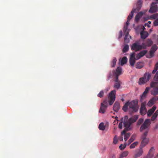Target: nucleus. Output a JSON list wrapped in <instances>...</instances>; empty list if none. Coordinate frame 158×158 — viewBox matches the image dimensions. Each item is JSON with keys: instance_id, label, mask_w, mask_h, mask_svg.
I'll return each mask as SVG.
<instances>
[{"instance_id": "48", "label": "nucleus", "mask_w": 158, "mask_h": 158, "mask_svg": "<svg viewBox=\"0 0 158 158\" xmlns=\"http://www.w3.org/2000/svg\"><path fill=\"white\" fill-rule=\"evenodd\" d=\"M123 35V33L121 31H120L119 32V35L118 37V38L120 39L122 36Z\"/></svg>"}, {"instance_id": "38", "label": "nucleus", "mask_w": 158, "mask_h": 158, "mask_svg": "<svg viewBox=\"0 0 158 158\" xmlns=\"http://www.w3.org/2000/svg\"><path fill=\"white\" fill-rule=\"evenodd\" d=\"M157 48L158 47L156 45H154L152 46L150 50L155 52L157 50Z\"/></svg>"}, {"instance_id": "6", "label": "nucleus", "mask_w": 158, "mask_h": 158, "mask_svg": "<svg viewBox=\"0 0 158 158\" xmlns=\"http://www.w3.org/2000/svg\"><path fill=\"white\" fill-rule=\"evenodd\" d=\"M148 133V130L146 131L143 134L141 138L142 140L141 142L140 147L141 148H143L146 145L148 142V139L146 138V136Z\"/></svg>"}, {"instance_id": "32", "label": "nucleus", "mask_w": 158, "mask_h": 158, "mask_svg": "<svg viewBox=\"0 0 158 158\" xmlns=\"http://www.w3.org/2000/svg\"><path fill=\"white\" fill-rule=\"evenodd\" d=\"M158 18V14H154L150 16V19H156Z\"/></svg>"}, {"instance_id": "18", "label": "nucleus", "mask_w": 158, "mask_h": 158, "mask_svg": "<svg viewBox=\"0 0 158 158\" xmlns=\"http://www.w3.org/2000/svg\"><path fill=\"white\" fill-rule=\"evenodd\" d=\"M120 108L119 103L117 102H116L114 103L113 107V109L115 112L118 111Z\"/></svg>"}, {"instance_id": "45", "label": "nucleus", "mask_w": 158, "mask_h": 158, "mask_svg": "<svg viewBox=\"0 0 158 158\" xmlns=\"http://www.w3.org/2000/svg\"><path fill=\"white\" fill-rule=\"evenodd\" d=\"M140 17L139 16L138 14H137L136 16H135V21L136 22H138L139 19L140 18Z\"/></svg>"}, {"instance_id": "53", "label": "nucleus", "mask_w": 158, "mask_h": 158, "mask_svg": "<svg viewBox=\"0 0 158 158\" xmlns=\"http://www.w3.org/2000/svg\"><path fill=\"white\" fill-rule=\"evenodd\" d=\"M158 128V124H156V126H155V129H157Z\"/></svg>"}, {"instance_id": "61", "label": "nucleus", "mask_w": 158, "mask_h": 158, "mask_svg": "<svg viewBox=\"0 0 158 158\" xmlns=\"http://www.w3.org/2000/svg\"><path fill=\"white\" fill-rule=\"evenodd\" d=\"M130 38H131V36H130Z\"/></svg>"}, {"instance_id": "5", "label": "nucleus", "mask_w": 158, "mask_h": 158, "mask_svg": "<svg viewBox=\"0 0 158 158\" xmlns=\"http://www.w3.org/2000/svg\"><path fill=\"white\" fill-rule=\"evenodd\" d=\"M129 105L130 108L129 112L130 113L136 112L138 110V102L133 101L130 102H129Z\"/></svg>"}, {"instance_id": "44", "label": "nucleus", "mask_w": 158, "mask_h": 158, "mask_svg": "<svg viewBox=\"0 0 158 158\" xmlns=\"http://www.w3.org/2000/svg\"><path fill=\"white\" fill-rule=\"evenodd\" d=\"M154 52L151 50L150 51V56L147 57L148 58H150L154 56Z\"/></svg>"}, {"instance_id": "27", "label": "nucleus", "mask_w": 158, "mask_h": 158, "mask_svg": "<svg viewBox=\"0 0 158 158\" xmlns=\"http://www.w3.org/2000/svg\"><path fill=\"white\" fill-rule=\"evenodd\" d=\"M158 115V110H157L155 113L154 114L151 118V120L152 121H154L157 118Z\"/></svg>"}, {"instance_id": "23", "label": "nucleus", "mask_w": 158, "mask_h": 158, "mask_svg": "<svg viewBox=\"0 0 158 158\" xmlns=\"http://www.w3.org/2000/svg\"><path fill=\"white\" fill-rule=\"evenodd\" d=\"M156 109V106H154L151 109L149 110L147 112V115L148 117H150L154 113Z\"/></svg>"}, {"instance_id": "28", "label": "nucleus", "mask_w": 158, "mask_h": 158, "mask_svg": "<svg viewBox=\"0 0 158 158\" xmlns=\"http://www.w3.org/2000/svg\"><path fill=\"white\" fill-rule=\"evenodd\" d=\"M106 126L104 125V124L103 123H101L98 126V128L99 130L102 131H104L105 130Z\"/></svg>"}, {"instance_id": "60", "label": "nucleus", "mask_w": 158, "mask_h": 158, "mask_svg": "<svg viewBox=\"0 0 158 158\" xmlns=\"http://www.w3.org/2000/svg\"><path fill=\"white\" fill-rule=\"evenodd\" d=\"M145 28L144 27H143V29H145Z\"/></svg>"}, {"instance_id": "49", "label": "nucleus", "mask_w": 158, "mask_h": 158, "mask_svg": "<svg viewBox=\"0 0 158 158\" xmlns=\"http://www.w3.org/2000/svg\"><path fill=\"white\" fill-rule=\"evenodd\" d=\"M143 13L142 11H140L137 14H138L139 16L140 17L142 16L143 15Z\"/></svg>"}, {"instance_id": "36", "label": "nucleus", "mask_w": 158, "mask_h": 158, "mask_svg": "<svg viewBox=\"0 0 158 158\" xmlns=\"http://www.w3.org/2000/svg\"><path fill=\"white\" fill-rule=\"evenodd\" d=\"M117 61V59L115 57L113 58V60L112 62V64L111 65V66L112 67H115L116 63Z\"/></svg>"}, {"instance_id": "1", "label": "nucleus", "mask_w": 158, "mask_h": 158, "mask_svg": "<svg viewBox=\"0 0 158 158\" xmlns=\"http://www.w3.org/2000/svg\"><path fill=\"white\" fill-rule=\"evenodd\" d=\"M138 117L139 116L138 115H135L128 119L127 116L126 115L124 116L123 124L125 129L122 132L121 135H124V140L125 141H127L130 135V133H126V131L131 129V124L136 122Z\"/></svg>"}, {"instance_id": "46", "label": "nucleus", "mask_w": 158, "mask_h": 158, "mask_svg": "<svg viewBox=\"0 0 158 158\" xmlns=\"http://www.w3.org/2000/svg\"><path fill=\"white\" fill-rule=\"evenodd\" d=\"M153 24L155 26L158 25V18L154 21Z\"/></svg>"}, {"instance_id": "4", "label": "nucleus", "mask_w": 158, "mask_h": 158, "mask_svg": "<svg viewBox=\"0 0 158 158\" xmlns=\"http://www.w3.org/2000/svg\"><path fill=\"white\" fill-rule=\"evenodd\" d=\"M142 6L141 5H137L136 8L133 9L131 12L130 15H128L127 18V21L126 23L125 26L124 27L125 29H126L127 28V26L129 24V22L130 19L133 17L134 13L136 11H139L141 7Z\"/></svg>"}, {"instance_id": "58", "label": "nucleus", "mask_w": 158, "mask_h": 158, "mask_svg": "<svg viewBox=\"0 0 158 158\" xmlns=\"http://www.w3.org/2000/svg\"><path fill=\"white\" fill-rule=\"evenodd\" d=\"M118 118L116 116V117H115V118Z\"/></svg>"}, {"instance_id": "14", "label": "nucleus", "mask_w": 158, "mask_h": 158, "mask_svg": "<svg viewBox=\"0 0 158 158\" xmlns=\"http://www.w3.org/2000/svg\"><path fill=\"white\" fill-rule=\"evenodd\" d=\"M149 90L150 88L149 87H147L146 88L144 91L140 96V100L141 102H143L144 99L145 98L146 96V94L148 93Z\"/></svg>"}, {"instance_id": "39", "label": "nucleus", "mask_w": 158, "mask_h": 158, "mask_svg": "<svg viewBox=\"0 0 158 158\" xmlns=\"http://www.w3.org/2000/svg\"><path fill=\"white\" fill-rule=\"evenodd\" d=\"M143 118H141L139 119L137 122V125L138 126L140 125L143 123Z\"/></svg>"}, {"instance_id": "40", "label": "nucleus", "mask_w": 158, "mask_h": 158, "mask_svg": "<svg viewBox=\"0 0 158 158\" xmlns=\"http://www.w3.org/2000/svg\"><path fill=\"white\" fill-rule=\"evenodd\" d=\"M118 142L117 137L116 135H115L113 139V143L114 144H116Z\"/></svg>"}, {"instance_id": "8", "label": "nucleus", "mask_w": 158, "mask_h": 158, "mask_svg": "<svg viewBox=\"0 0 158 158\" xmlns=\"http://www.w3.org/2000/svg\"><path fill=\"white\" fill-rule=\"evenodd\" d=\"M150 120L149 119H146L144 121L143 124L141 126L139 131L140 132H142L145 130L147 129V130L148 131V129H147L150 125Z\"/></svg>"}, {"instance_id": "62", "label": "nucleus", "mask_w": 158, "mask_h": 158, "mask_svg": "<svg viewBox=\"0 0 158 158\" xmlns=\"http://www.w3.org/2000/svg\"><path fill=\"white\" fill-rule=\"evenodd\" d=\"M156 0L157 1H158V0Z\"/></svg>"}, {"instance_id": "55", "label": "nucleus", "mask_w": 158, "mask_h": 158, "mask_svg": "<svg viewBox=\"0 0 158 158\" xmlns=\"http://www.w3.org/2000/svg\"><path fill=\"white\" fill-rule=\"evenodd\" d=\"M111 76H112L111 74H110L108 76L109 79L111 77Z\"/></svg>"}, {"instance_id": "31", "label": "nucleus", "mask_w": 158, "mask_h": 158, "mask_svg": "<svg viewBox=\"0 0 158 158\" xmlns=\"http://www.w3.org/2000/svg\"><path fill=\"white\" fill-rule=\"evenodd\" d=\"M128 154V152L127 151H125L123 152L120 155V156L123 158L124 157L127 156Z\"/></svg>"}, {"instance_id": "13", "label": "nucleus", "mask_w": 158, "mask_h": 158, "mask_svg": "<svg viewBox=\"0 0 158 158\" xmlns=\"http://www.w3.org/2000/svg\"><path fill=\"white\" fill-rule=\"evenodd\" d=\"M148 52L147 50H143L140 52L136 56V60H138L144 56Z\"/></svg>"}, {"instance_id": "22", "label": "nucleus", "mask_w": 158, "mask_h": 158, "mask_svg": "<svg viewBox=\"0 0 158 158\" xmlns=\"http://www.w3.org/2000/svg\"><path fill=\"white\" fill-rule=\"evenodd\" d=\"M140 34L141 38L143 39L146 38L148 35V33L143 31H142L140 32Z\"/></svg>"}, {"instance_id": "17", "label": "nucleus", "mask_w": 158, "mask_h": 158, "mask_svg": "<svg viewBox=\"0 0 158 158\" xmlns=\"http://www.w3.org/2000/svg\"><path fill=\"white\" fill-rule=\"evenodd\" d=\"M140 112L141 115H144L146 112V110L145 107V104L142 103L140 109Z\"/></svg>"}, {"instance_id": "15", "label": "nucleus", "mask_w": 158, "mask_h": 158, "mask_svg": "<svg viewBox=\"0 0 158 158\" xmlns=\"http://www.w3.org/2000/svg\"><path fill=\"white\" fill-rule=\"evenodd\" d=\"M126 24L125 25V26L123 28V31L124 32V33H125V36L124 37V42L125 43H128L129 42V39L127 38L128 35H129V32L127 31V28H128V26H127V28L126 29H125L124 28V27L125 26Z\"/></svg>"}, {"instance_id": "37", "label": "nucleus", "mask_w": 158, "mask_h": 158, "mask_svg": "<svg viewBox=\"0 0 158 158\" xmlns=\"http://www.w3.org/2000/svg\"><path fill=\"white\" fill-rule=\"evenodd\" d=\"M138 142H135L132 144L130 146V149H132L135 148V147L138 144Z\"/></svg>"}, {"instance_id": "56", "label": "nucleus", "mask_w": 158, "mask_h": 158, "mask_svg": "<svg viewBox=\"0 0 158 158\" xmlns=\"http://www.w3.org/2000/svg\"><path fill=\"white\" fill-rule=\"evenodd\" d=\"M147 23H146V24H145V26H146L147 25ZM148 27H150V26H149V25H148Z\"/></svg>"}, {"instance_id": "43", "label": "nucleus", "mask_w": 158, "mask_h": 158, "mask_svg": "<svg viewBox=\"0 0 158 158\" xmlns=\"http://www.w3.org/2000/svg\"><path fill=\"white\" fill-rule=\"evenodd\" d=\"M130 59H136V57H135V52H133L131 54Z\"/></svg>"}, {"instance_id": "21", "label": "nucleus", "mask_w": 158, "mask_h": 158, "mask_svg": "<svg viewBox=\"0 0 158 158\" xmlns=\"http://www.w3.org/2000/svg\"><path fill=\"white\" fill-rule=\"evenodd\" d=\"M156 86L152 87L153 88L151 91V94L154 96L158 94V86L156 87Z\"/></svg>"}, {"instance_id": "19", "label": "nucleus", "mask_w": 158, "mask_h": 158, "mask_svg": "<svg viewBox=\"0 0 158 158\" xmlns=\"http://www.w3.org/2000/svg\"><path fill=\"white\" fill-rule=\"evenodd\" d=\"M103 104V103H101V107L99 110V112L102 114L105 113L107 107V106L104 105Z\"/></svg>"}, {"instance_id": "35", "label": "nucleus", "mask_w": 158, "mask_h": 158, "mask_svg": "<svg viewBox=\"0 0 158 158\" xmlns=\"http://www.w3.org/2000/svg\"><path fill=\"white\" fill-rule=\"evenodd\" d=\"M135 135H133L131 136V137L128 141V144H130L135 140Z\"/></svg>"}, {"instance_id": "16", "label": "nucleus", "mask_w": 158, "mask_h": 158, "mask_svg": "<svg viewBox=\"0 0 158 158\" xmlns=\"http://www.w3.org/2000/svg\"><path fill=\"white\" fill-rule=\"evenodd\" d=\"M158 100V97H155L152 98L148 102L147 105L149 106H151L155 104L156 101Z\"/></svg>"}, {"instance_id": "34", "label": "nucleus", "mask_w": 158, "mask_h": 158, "mask_svg": "<svg viewBox=\"0 0 158 158\" xmlns=\"http://www.w3.org/2000/svg\"><path fill=\"white\" fill-rule=\"evenodd\" d=\"M129 47L128 45H126L123 49V52L125 53L127 52L129 50Z\"/></svg>"}, {"instance_id": "52", "label": "nucleus", "mask_w": 158, "mask_h": 158, "mask_svg": "<svg viewBox=\"0 0 158 158\" xmlns=\"http://www.w3.org/2000/svg\"><path fill=\"white\" fill-rule=\"evenodd\" d=\"M157 70L154 69L152 71V73L154 74L156 73V72L157 71Z\"/></svg>"}, {"instance_id": "24", "label": "nucleus", "mask_w": 158, "mask_h": 158, "mask_svg": "<svg viewBox=\"0 0 158 158\" xmlns=\"http://www.w3.org/2000/svg\"><path fill=\"white\" fill-rule=\"evenodd\" d=\"M148 81V79L146 80L144 79L143 77L140 78L139 79V85H141L145 83Z\"/></svg>"}, {"instance_id": "12", "label": "nucleus", "mask_w": 158, "mask_h": 158, "mask_svg": "<svg viewBox=\"0 0 158 158\" xmlns=\"http://www.w3.org/2000/svg\"><path fill=\"white\" fill-rule=\"evenodd\" d=\"M154 80L155 82H152L150 84L151 87H153L156 85L158 83V71L156 73L154 77Z\"/></svg>"}, {"instance_id": "2", "label": "nucleus", "mask_w": 158, "mask_h": 158, "mask_svg": "<svg viewBox=\"0 0 158 158\" xmlns=\"http://www.w3.org/2000/svg\"><path fill=\"white\" fill-rule=\"evenodd\" d=\"M122 71V68L120 67H118L117 68L116 71H114L113 72V76L114 77V81L115 82L114 87L117 89H119L121 84V82L118 79V77L121 74Z\"/></svg>"}, {"instance_id": "26", "label": "nucleus", "mask_w": 158, "mask_h": 158, "mask_svg": "<svg viewBox=\"0 0 158 158\" xmlns=\"http://www.w3.org/2000/svg\"><path fill=\"white\" fill-rule=\"evenodd\" d=\"M151 77V74L150 73H146L144 74L143 77L144 79L146 80L148 79V81L149 80Z\"/></svg>"}, {"instance_id": "7", "label": "nucleus", "mask_w": 158, "mask_h": 158, "mask_svg": "<svg viewBox=\"0 0 158 158\" xmlns=\"http://www.w3.org/2000/svg\"><path fill=\"white\" fill-rule=\"evenodd\" d=\"M140 40H138L134 43L131 47V50L137 52L142 50V48L140 44Z\"/></svg>"}, {"instance_id": "59", "label": "nucleus", "mask_w": 158, "mask_h": 158, "mask_svg": "<svg viewBox=\"0 0 158 158\" xmlns=\"http://www.w3.org/2000/svg\"><path fill=\"white\" fill-rule=\"evenodd\" d=\"M145 28L144 27H143V29H145Z\"/></svg>"}, {"instance_id": "50", "label": "nucleus", "mask_w": 158, "mask_h": 158, "mask_svg": "<svg viewBox=\"0 0 158 158\" xmlns=\"http://www.w3.org/2000/svg\"><path fill=\"white\" fill-rule=\"evenodd\" d=\"M118 127L120 129H122V123L121 122L118 125Z\"/></svg>"}, {"instance_id": "20", "label": "nucleus", "mask_w": 158, "mask_h": 158, "mask_svg": "<svg viewBox=\"0 0 158 158\" xmlns=\"http://www.w3.org/2000/svg\"><path fill=\"white\" fill-rule=\"evenodd\" d=\"M155 150V149L154 147H152L150 148L148 155V157L149 158H152L153 157Z\"/></svg>"}, {"instance_id": "41", "label": "nucleus", "mask_w": 158, "mask_h": 158, "mask_svg": "<svg viewBox=\"0 0 158 158\" xmlns=\"http://www.w3.org/2000/svg\"><path fill=\"white\" fill-rule=\"evenodd\" d=\"M126 144H124L123 145V144H121L119 147V148L122 150H123L126 147Z\"/></svg>"}, {"instance_id": "25", "label": "nucleus", "mask_w": 158, "mask_h": 158, "mask_svg": "<svg viewBox=\"0 0 158 158\" xmlns=\"http://www.w3.org/2000/svg\"><path fill=\"white\" fill-rule=\"evenodd\" d=\"M144 65L143 62H137L135 65V67L137 69H140L143 68Z\"/></svg>"}, {"instance_id": "10", "label": "nucleus", "mask_w": 158, "mask_h": 158, "mask_svg": "<svg viewBox=\"0 0 158 158\" xmlns=\"http://www.w3.org/2000/svg\"><path fill=\"white\" fill-rule=\"evenodd\" d=\"M143 148L139 147V149H137L135 151V153L134 156V158H137L142 155L143 153Z\"/></svg>"}, {"instance_id": "33", "label": "nucleus", "mask_w": 158, "mask_h": 158, "mask_svg": "<svg viewBox=\"0 0 158 158\" xmlns=\"http://www.w3.org/2000/svg\"><path fill=\"white\" fill-rule=\"evenodd\" d=\"M136 59H129V63L130 65L131 66H133L134 65V64L135 63V60Z\"/></svg>"}, {"instance_id": "11", "label": "nucleus", "mask_w": 158, "mask_h": 158, "mask_svg": "<svg viewBox=\"0 0 158 158\" xmlns=\"http://www.w3.org/2000/svg\"><path fill=\"white\" fill-rule=\"evenodd\" d=\"M157 10V6L154 2H152L149 10V12L151 13H152L156 12Z\"/></svg>"}, {"instance_id": "54", "label": "nucleus", "mask_w": 158, "mask_h": 158, "mask_svg": "<svg viewBox=\"0 0 158 158\" xmlns=\"http://www.w3.org/2000/svg\"><path fill=\"white\" fill-rule=\"evenodd\" d=\"M119 140L120 141H123V138L122 136H121L119 139Z\"/></svg>"}, {"instance_id": "29", "label": "nucleus", "mask_w": 158, "mask_h": 158, "mask_svg": "<svg viewBox=\"0 0 158 158\" xmlns=\"http://www.w3.org/2000/svg\"><path fill=\"white\" fill-rule=\"evenodd\" d=\"M127 58L126 56L123 57L122 58L121 63V65L122 66L126 64L127 62Z\"/></svg>"}, {"instance_id": "42", "label": "nucleus", "mask_w": 158, "mask_h": 158, "mask_svg": "<svg viewBox=\"0 0 158 158\" xmlns=\"http://www.w3.org/2000/svg\"><path fill=\"white\" fill-rule=\"evenodd\" d=\"M104 95V92L102 90L101 91L100 93L98 94V97L102 98L103 97Z\"/></svg>"}, {"instance_id": "57", "label": "nucleus", "mask_w": 158, "mask_h": 158, "mask_svg": "<svg viewBox=\"0 0 158 158\" xmlns=\"http://www.w3.org/2000/svg\"><path fill=\"white\" fill-rule=\"evenodd\" d=\"M148 23H149V24H150L151 23V21H148Z\"/></svg>"}, {"instance_id": "9", "label": "nucleus", "mask_w": 158, "mask_h": 158, "mask_svg": "<svg viewBox=\"0 0 158 158\" xmlns=\"http://www.w3.org/2000/svg\"><path fill=\"white\" fill-rule=\"evenodd\" d=\"M153 42L150 39H148L143 42L141 45L142 49H146L147 47L151 46Z\"/></svg>"}, {"instance_id": "3", "label": "nucleus", "mask_w": 158, "mask_h": 158, "mask_svg": "<svg viewBox=\"0 0 158 158\" xmlns=\"http://www.w3.org/2000/svg\"><path fill=\"white\" fill-rule=\"evenodd\" d=\"M116 90H114L111 91L109 94L108 96V100H105L102 103L105 106H108V102L110 105H111L114 103L116 98Z\"/></svg>"}, {"instance_id": "51", "label": "nucleus", "mask_w": 158, "mask_h": 158, "mask_svg": "<svg viewBox=\"0 0 158 158\" xmlns=\"http://www.w3.org/2000/svg\"><path fill=\"white\" fill-rule=\"evenodd\" d=\"M154 69H156L157 70L158 69V63H157L156 64L155 66Z\"/></svg>"}, {"instance_id": "30", "label": "nucleus", "mask_w": 158, "mask_h": 158, "mask_svg": "<svg viewBox=\"0 0 158 158\" xmlns=\"http://www.w3.org/2000/svg\"><path fill=\"white\" fill-rule=\"evenodd\" d=\"M128 106H129V102H127L123 106V110L125 112H127L128 108Z\"/></svg>"}, {"instance_id": "47", "label": "nucleus", "mask_w": 158, "mask_h": 158, "mask_svg": "<svg viewBox=\"0 0 158 158\" xmlns=\"http://www.w3.org/2000/svg\"><path fill=\"white\" fill-rule=\"evenodd\" d=\"M137 5H141L142 6V2L140 0H138L137 2Z\"/></svg>"}]
</instances>
